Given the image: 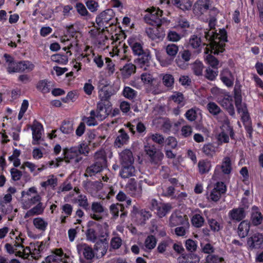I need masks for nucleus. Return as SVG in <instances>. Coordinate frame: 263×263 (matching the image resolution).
<instances>
[{
	"label": "nucleus",
	"mask_w": 263,
	"mask_h": 263,
	"mask_svg": "<svg viewBox=\"0 0 263 263\" xmlns=\"http://www.w3.org/2000/svg\"><path fill=\"white\" fill-rule=\"evenodd\" d=\"M205 37L210 43L211 52L218 54L224 50L225 44L227 42V32L224 29H220L219 34L215 33L213 31L205 32Z\"/></svg>",
	"instance_id": "nucleus-1"
},
{
	"label": "nucleus",
	"mask_w": 263,
	"mask_h": 263,
	"mask_svg": "<svg viewBox=\"0 0 263 263\" xmlns=\"http://www.w3.org/2000/svg\"><path fill=\"white\" fill-rule=\"evenodd\" d=\"M146 11L147 13L145 15L144 18L146 23L151 25L160 27L166 21L164 17H162L163 11L159 8H148Z\"/></svg>",
	"instance_id": "nucleus-2"
},
{
	"label": "nucleus",
	"mask_w": 263,
	"mask_h": 263,
	"mask_svg": "<svg viewBox=\"0 0 263 263\" xmlns=\"http://www.w3.org/2000/svg\"><path fill=\"white\" fill-rule=\"evenodd\" d=\"M115 13L113 10L108 9L102 12L98 15L96 18V22L98 27L100 28H107V25L109 26L113 25L114 22H111L114 17Z\"/></svg>",
	"instance_id": "nucleus-3"
},
{
	"label": "nucleus",
	"mask_w": 263,
	"mask_h": 263,
	"mask_svg": "<svg viewBox=\"0 0 263 263\" xmlns=\"http://www.w3.org/2000/svg\"><path fill=\"white\" fill-rule=\"evenodd\" d=\"M63 155L64 158H59L60 161H58V162L64 160L66 163H78L83 162L82 157L77 154V149L74 147L69 148H64Z\"/></svg>",
	"instance_id": "nucleus-4"
},
{
	"label": "nucleus",
	"mask_w": 263,
	"mask_h": 263,
	"mask_svg": "<svg viewBox=\"0 0 263 263\" xmlns=\"http://www.w3.org/2000/svg\"><path fill=\"white\" fill-rule=\"evenodd\" d=\"M100 236L102 238V240L98 241L95 245V254L98 258H101L106 254L108 247L107 233H101Z\"/></svg>",
	"instance_id": "nucleus-5"
},
{
	"label": "nucleus",
	"mask_w": 263,
	"mask_h": 263,
	"mask_svg": "<svg viewBox=\"0 0 263 263\" xmlns=\"http://www.w3.org/2000/svg\"><path fill=\"white\" fill-rule=\"evenodd\" d=\"M47 263H69L71 259L66 254H64L61 249H56L54 253L46 258Z\"/></svg>",
	"instance_id": "nucleus-6"
},
{
	"label": "nucleus",
	"mask_w": 263,
	"mask_h": 263,
	"mask_svg": "<svg viewBox=\"0 0 263 263\" xmlns=\"http://www.w3.org/2000/svg\"><path fill=\"white\" fill-rule=\"evenodd\" d=\"M118 90V88H114L112 86L104 85L99 90L98 97L100 101L102 103H111L110 99L112 95H114Z\"/></svg>",
	"instance_id": "nucleus-7"
},
{
	"label": "nucleus",
	"mask_w": 263,
	"mask_h": 263,
	"mask_svg": "<svg viewBox=\"0 0 263 263\" xmlns=\"http://www.w3.org/2000/svg\"><path fill=\"white\" fill-rule=\"evenodd\" d=\"M34 68V64L29 61H21L15 62L13 67L8 68V73L23 72L25 70L32 71Z\"/></svg>",
	"instance_id": "nucleus-8"
},
{
	"label": "nucleus",
	"mask_w": 263,
	"mask_h": 263,
	"mask_svg": "<svg viewBox=\"0 0 263 263\" xmlns=\"http://www.w3.org/2000/svg\"><path fill=\"white\" fill-rule=\"evenodd\" d=\"M108 224L105 222L104 224V228L100 229L98 232H97L93 228H88L85 233L86 239L93 243L101 240L102 238L100 236L101 233L106 232L107 236H108Z\"/></svg>",
	"instance_id": "nucleus-9"
},
{
	"label": "nucleus",
	"mask_w": 263,
	"mask_h": 263,
	"mask_svg": "<svg viewBox=\"0 0 263 263\" xmlns=\"http://www.w3.org/2000/svg\"><path fill=\"white\" fill-rule=\"evenodd\" d=\"M217 102L229 112L230 116L233 117L235 116V112L233 100L231 96L228 92H226L221 97L218 98Z\"/></svg>",
	"instance_id": "nucleus-10"
},
{
	"label": "nucleus",
	"mask_w": 263,
	"mask_h": 263,
	"mask_svg": "<svg viewBox=\"0 0 263 263\" xmlns=\"http://www.w3.org/2000/svg\"><path fill=\"white\" fill-rule=\"evenodd\" d=\"M235 104L238 113L244 114L248 112L246 103H242L241 90L240 85H235L234 88Z\"/></svg>",
	"instance_id": "nucleus-11"
},
{
	"label": "nucleus",
	"mask_w": 263,
	"mask_h": 263,
	"mask_svg": "<svg viewBox=\"0 0 263 263\" xmlns=\"http://www.w3.org/2000/svg\"><path fill=\"white\" fill-rule=\"evenodd\" d=\"M263 243V235L255 233L247 238V247L248 250H253L261 248Z\"/></svg>",
	"instance_id": "nucleus-12"
},
{
	"label": "nucleus",
	"mask_w": 263,
	"mask_h": 263,
	"mask_svg": "<svg viewBox=\"0 0 263 263\" xmlns=\"http://www.w3.org/2000/svg\"><path fill=\"white\" fill-rule=\"evenodd\" d=\"M111 103H102L98 102L97 104L96 118L99 121H102L109 115L111 111Z\"/></svg>",
	"instance_id": "nucleus-13"
},
{
	"label": "nucleus",
	"mask_w": 263,
	"mask_h": 263,
	"mask_svg": "<svg viewBox=\"0 0 263 263\" xmlns=\"http://www.w3.org/2000/svg\"><path fill=\"white\" fill-rule=\"evenodd\" d=\"M151 54L149 50L145 49V51L134 60V62L139 67L146 70L150 66V61L151 60Z\"/></svg>",
	"instance_id": "nucleus-14"
},
{
	"label": "nucleus",
	"mask_w": 263,
	"mask_h": 263,
	"mask_svg": "<svg viewBox=\"0 0 263 263\" xmlns=\"http://www.w3.org/2000/svg\"><path fill=\"white\" fill-rule=\"evenodd\" d=\"M206 107L209 112L213 116L215 117L218 122L222 123L224 122V120H225V118H228L226 115L215 102H209L207 104Z\"/></svg>",
	"instance_id": "nucleus-15"
},
{
	"label": "nucleus",
	"mask_w": 263,
	"mask_h": 263,
	"mask_svg": "<svg viewBox=\"0 0 263 263\" xmlns=\"http://www.w3.org/2000/svg\"><path fill=\"white\" fill-rule=\"evenodd\" d=\"M226 186L223 182H217L211 192L209 199L213 201H217L220 198L221 195L226 192Z\"/></svg>",
	"instance_id": "nucleus-16"
},
{
	"label": "nucleus",
	"mask_w": 263,
	"mask_h": 263,
	"mask_svg": "<svg viewBox=\"0 0 263 263\" xmlns=\"http://www.w3.org/2000/svg\"><path fill=\"white\" fill-rule=\"evenodd\" d=\"M145 33L149 38L157 41H162L165 36L164 32L160 27L153 28H147L145 29Z\"/></svg>",
	"instance_id": "nucleus-17"
},
{
	"label": "nucleus",
	"mask_w": 263,
	"mask_h": 263,
	"mask_svg": "<svg viewBox=\"0 0 263 263\" xmlns=\"http://www.w3.org/2000/svg\"><path fill=\"white\" fill-rule=\"evenodd\" d=\"M77 250L79 253H82L85 258L88 260H91L96 255L91 247L86 243L79 244Z\"/></svg>",
	"instance_id": "nucleus-18"
},
{
	"label": "nucleus",
	"mask_w": 263,
	"mask_h": 263,
	"mask_svg": "<svg viewBox=\"0 0 263 263\" xmlns=\"http://www.w3.org/2000/svg\"><path fill=\"white\" fill-rule=\"evenodd\" d=\"M211 0H198L194 5V11L199 14H202L209 9L211 6Z\"/></svg>",
	"instance_id": "nucleus-19"
},
{
	"label": "nucleus",
	"mask_w": 263,
	"mask_h": 263,
	"mask_svg": "<svg viewBox=\"0 0 263 263\" xmlns=\"http://www.w3.org/2000/svg\"><path fill=\"white\" fill-rule=\"evenodd\" d=\"M220 80L223 83L228 87H231L233 85L234 78L229 69H224L220 74Z\"/></svg>",
	"instance_id": "nucleus-20"
},
{
	"label": "nucleus",
	"mask_w": 263,
	"mask_h": 263,
	"mask_svg": "<svg viewBox=\"0 0 263 263\" xmlns=\"http://www.w3.org/2000/svg\"><path fill=\"white\" fill-rule=\"evenodd\" d=\"M91 209L93 212L91 214V217L94 220H101L102 216L100 214L104 211V208L102 204L99 202H93L92 203Z\"/></svg>",
	"instance_id": "nucleus-21"
},
{
	"label": "nucleus",
	"mask_w": 263,
	"mask_h": 263,
	"mask_svg": "<svg viewBox=\"0 0 263 263\" xmlns=\"http://www.w3.org/2000/svg\"><path fill=\"white\" fill-rule=\"evenodd\" d=\"M23 197L22 204L23 208L24 209L30 208L32 205L39 203L41 200V197L38 194H36L33 196H30Z\"/></svg>",
	"instance_id": "nucleus-22"
},
{
	"label": "nucleus",
	"mask_w": 263,
	"mask_h": 263,
	"mask_svg": "<svg viewBox=\"0 0 263 263\" xmlns=\"http://www.w3.org/2000/svg\"><path fill=\"white\" fill-rule=\"evenodd\" d=\"M121 164H133L134 159L132 151L126 149L119 154Z\"/></svg>",
	"instance_id": "nucleus-23"
},
{
	"label": "nucleus",
	"mask_w": 263,
	"mask_h": 263,
	"mask_svg": "<svg viewBox=\"0 0 263 263\" xmlns=\"http://www.w3.org/2000/svg\"><path fill=\"white\" fill-rule=\"evenodd\" d=\"M45 205L41 201L37 203V204L28 210L24 216L25 218H27L29 217H32L34 215H39L43 213Z\"/></svg>",
	"instance_id": "nucleus-24"
},
{
	"label": "nucleus",
	"mask_w": 263,
	"mask_h": 263,
	"mask_svg": "<svg viewBox=\"0 0 263 263\" xmlns=\"http://www.w3.org/2000/svg\"><path fill=\"white\" fill-rule=\"evenodd\" d=\"M241 121L243 122L247 133L249 134V137L251 139L252 137L253 128L252 122L248 111L241 114Z\"/></svg>",
	"instance_id": "nucleus-25"
},
{
	"label": "nucleus",
	"mask_w": 263,
	"mask_h": 263,
	"mask_svg": "<svg viewBox=\"0 0 263 263\" xmlns=\"http://www.w3.org/2000/svg\"><path fill=\"white\" fill-rule=\"evenodd\" d=\"M119 135L116 138L114 144L118 147H120L125 144H126L129 139L128 134L123 128L120 129L119 131Z\"/></svg>",
	"instance_id": "nucleus-26"
},
{
	"label": "nucleus",
	"mask_w": 263,
	"mask_h": 263,
	"mask_svg": "<svg viewBox=\"0 0 263 263\" xmlns=\"http://www.w3.org/2000/svg\"><path fill=\"white\" fill-rule=\"evenodd\" d=\"M33 224L39 231L45 232L48 226V222L43 218L38 217L33 219Z\"/></svg>",
	"instance_id": "nucleus-27"
},
{
	"label": "nucleus",
	"mask_w": 263,
	"mask_h": 263,
	"mask_svg": "<svg viewBox=\"0 0 263 263\" xmlns=\"http://www.w3.org/2000/svg\"><path fill=\"white\" fill-rule=\"evenodd\" d=\"M137 171L134 165H122L120 171V175L123 178H127L134 176Z\"/></svg>",
	"instance_id": "nucleus-28"
},
{
	"label": "nucleus",
	"mask_w": 263,
	"mask_h": 263,
	"mask_svg": "<svg viewBox=\"0 0 263 263\" xmlns=\"http://www.w3.org/2000/svg\"><path fill=\"white\" fill-rule=\"evenodd\" d=\"M157 239L153 235H148L144 240L142 248L146 252H149L154 249L157 244Z\"/></svg>",
	"instance_id": "nucleus-29"
},
{
	"label": "nucleus",
	"mask_w": 263,
	"mask_h": 263,
	"mask_svg": "<svg viewBox=\"0 0 263 263\" xmlns=\"http://www.w3.org/2000/svg\"><path fill=\"white\" fill-rule=\"evenodd\" d=\"M229 216L232 220L239 221L246 216L245 210L242 208L234 209L229 212Z\"/></svg>",
	"instance_id": "nucleus-30"
},
{
	"label": "nucleus",
	"mask_w": 263,
	"mask_h": 263,
	"mask_svg": "<svg viewBox=\"0 0 263 263\" xmlns=\"http://www.w3.org/2000/svg\"><path fill=\"white\" fill-rule=\"evenodd\" d=\"M43 129V126L40 123L37 121L34 122L31 127L33 140L38 141L40 140L42 136V131Z\"/></svg>",
	"instance_id": "nucleus-31"
},
{
	"label": "nucleus",
	"mask_w": 263,
	"mask_h": 263,
	"mask_svg": "<svg viewBox=\"0 0 263 263\" xmlns=\"http://www.w3.org/2000/svg\"><path fill=\"white\" fill-rule=\"evenodd\" d=\"M136 66L132 63L126 64L121 69V74L124 78H128L131 75L136 72Z\"/></svg>",
	"instance_id": "nucleus-32"
},
{
	"label": "nucleus",
	"mask_w": 263,
	"mask_h": 263,
	"mask_svg": "<svg viewBox=\"0 0 263 263\" xmlns=\"http://www.w3.org/2000/svg\"><path fill=\"white\" fill-rule=\"evenodd\" d=\"M179 263H198L200 258L194 254H188L179 257L178 259Z\"/></svg>",
	"instance_id": "nucleus-33"
},
{
	"label": "nucleus",
	"mask_w": 263,
	"mask_h": 263,
	"mask_svg": "<svg viewBox=\"0 0 263 263\" xmlns=\"http://www.w3.org/2000/svg\"><path fill=\"white\" fill-rule=\"evenodd\" d=\"M172 209V206L170 203H160L157 208L156 214L159 217L162 218L170 212Z\"/></svg>",
	"instance_id": "nucleus-34"
},
{
	"label": "nucleus",
	"mask_w": 263,
	"mask_h": 263,
	"mask_svg": "<svg viewBox=\"0 0 263 263\" xmlns=\"http://www.w3.org/2000/svg\"><path fill=\"white\" fill-rule=\"evenodd\" d=\"M250 223L246 220H243L240 223L238 227V234L241 238H245L250 230Z\"/></svg>",
	"instance_id": "nucleus-35"
},
{
	"label": "nucleus",
	"mask_w": 263,
	"mask_h": 263,
	"mask_svg": "<svg viewBox=\"0 0 263 263\" xmlns=\"http://www.w3.org/2000/svg\"><path fill=\"white\" fill-rule=\"evenodd\" d=\"M251 220L253 224L257 226L261 223L262 220V215L258 208L253 206L252 209Z\"/></svg>",
	"instance_id": "nucleus-36"
},
{
	"label": "nucleus",
	"mask_w": 263,
	"mask_h": 263,
	"mask_svg": "<svg viewBox=\"0 0 263 263\" xmlns=\"http://www.w3.org/2000/svg\"><path fill=\"white\" fill-rule=\"evenodd\" d=\"M94 158L96 162L93 164H106L107 158L104 150H100L95 153Z\"/></svg>",
	"instance_id": "nucleus-37"
},
{
	"label": "nucleus",
	"mask_w": 263,
	"mask_h": 263,
	"mask_svg": "<svg viewBox=\"0 0 263 263\" xmlns=\"http://www.w3.org/2000/svg\"><path fill=\"white\" fill-rule=\"evenodd\" d=\"M165 51L169 57L174 59L176 56L178 51V46L175 44H168L165 47Z\"/></svg>",
	"instance_id": "nucleus-38"
},
{
	"label": "nucleus",
	"mask_w": 263,
	"mask_h": 263,
	"mask_svg": "<svg viewBox=\"0 0 263 263\" xmlns=\"http://www.w3.org/2000/svg\"><path fill=\"white\" fill-rule=\"evenodd\" d=\"M183 221V217L181 215H178L177 213H173L169 220V225L174 227L178 224H182Z\"/></svg>",
	"instance_id": "nucleus-39"
},
{
	"label": "nucleus",
	"mask_w": 263,
	"mask_h": 263,
	"mask_svg": "<svg viewBox=\"0 0 263 263\" xmlns=\"http://www.w3.org/2000/svg\"><path fill=\"white\" fill-rule=\"evenodd\" d=\"M221 129L225 130L226 132H227L228 134H229L230 135V138L232 139H235V133L232 126L230 125V122L228 118H225V120L222 122Z\"/></svg>",
	"instance_id": "nucleus-40"
},
{
	"label": "nucleus",
	"mask_w": 263,
	"mask_h": 263,
	"mask_svg": "<svg viewBox=\"0 0 263 263\" xmlns=\"http://www.w3.org/2000/svg\"><path fill=\"white\" fill-rule=\"evenodd\" d=\"M218 147L213 144H204L202 147V152L207 156H213L217 151Z\"/></svg>",
	"instance_id": "nucleus-41"
},
{
	"label": "nucleus",
	"mask_w": 263,
	"mask_h": 263,
	"mask_svg": "<svg viewBox=\"0 0 263 263\" xmlns=\"http://www.w3.org/2000/svg\"><path fill=\"white\" fill-rule=\"evenodd\" d=\"M57 178L53 175L49 176L46 181L41 182V185L43 187H47L48 186L54 188L57 185Z\"/></svg>",
	"instance_id": "nucleus-42"
},
{
	"label": "nucleus",
	"mask_w": 263,
	"mask_h": 263,
	"mask_svg": "<svg viewBox=\"0 0 263 263\" xmlns=\"http://www.w3.org/2000/svg\"><path fill=\"white\" fill-rule=\"evenodd\" d=\"M33 250V257L36 258L39 257L40 253L44 249L45 244L43 242H36L32 243V248Z\"/></svg>",
	"instance_id": "nucleus-43"
},
{
	"label": "nucleus",
	"mask_w": 263,
	"mask_h": 263,
	"mask_svg": "<svg viewBox=\"0 0 263 263\" xmlns=\"http://www.w3.org/2000/svg\"><path fill=\"white\" fill-rule=\"evenodd\" d=\"M218 71L216 69H212L208 67L205 71L204 77L206 79L210 81H214L218 76Z\"/></svg>",
	"instance_id": "nucleus-44"
},
{
	"label": "nucleus",
	"mask_w": 263,
	"mask_h": 263,
	"mask_svg": "<svg viewBox=\"0 0 263 263\" xmlns=\"http://www.w3.org/2000/svg\"><path fill=\"white\" fill-rule=\"evenodd\" d=\"M133 52L135 55H140L145 52V49H143L142 44L139 42H135L130 44Z\"/></svg>",
	"instance_id": "nucleus-45"
},
{
	"label": "nucleus",
	"mask_w": 263,
	"mask_h": 263,
	"mask_svg": "<svg viewBox=\"0 0 263 263\" xmlns=\"http://www.w3.org/2000/svg\"><path fill=\"white\" fill-rule=\"evenodd\" d=\"M52 61L59 64L65 65L68 62V58L66 55L61 54H55L51 57Z\"/></svg>",
	"instance_id": "nucleus-46"
},
{
	"label": "nucleus",
	"mask_w": 263,
	"mask_h": 263,
	"mask_svg": "<svg viewBox=\"0 0 263 263\" xmlns=\"http://www.w3.org/2000/svg\"><path fill=\"white\" fill-rule=\"evenodd\" d=\"M60 130L65 134H71L73 131L72 124L70 121H64L60 127Z\"/></svg>",
	"instance_id": "nucleus-47"
},
{
	"label": "nucleus",
	"mask_w": 263,
	"mask_h": 263,
	"mask_svg": "<svg viewBox=\"0 0 263 263\" xmlns=\"http://www.w3.org/2000/svg\"><path fill=\"white\" fill-rule=\"evenodd\" d=\"M191 221L194 227L200 228L203 224L204 219L201 215L196 214L192 217Z\"/></svg>",
	"instance_id": "nucleus-48"
},
{
	"label": "nucleus",
	"mask_w": 263,
	"mask_h": 263,
	"mask_svg": "<svg viewBox=\"0 0 263 263\" xmlns=\"http://www.w3.org/2000/svg\"><path fill=\"white\" fill-rule=\"evenodd\" d=\"M77 149V153L81 155L83 154L87 156L89 152V147L86 143H82L78 146H74Z\"/></svg>",
	"instance_id": "nucleus-49"
},
{
	"label": "nucleus",
	"mask_w": 263,
	"mask_h": 263,
	"mask_svg": "<svg viewBox=\"0 0 263 263\" xmlns=\"http://www.w3.org/2000/svg\"><path fill=\"white\" fill-rule=\"evenodd\" d=\"M164 157L163 153L159 151L148 157L149 161L155 164L159 163Z\"/></svg>",
	"instance_id": "nucleus-50"
},
{
	"label": "nucleus",
	"mask_w": 263,
	"mask_h": 263,
	"mask_svg": "<svg viewBox=\"0 0 263 263\" xmlns=\"http://www.w3.org/2000/svg\"><path fill=\"white\" fill-rule=\"evenodd\" d=\"M123 95L126 98L133 99L136 97L137 92L135 90L130 87L126 86L123 89Z\"/></svg>",
	"instance_id": "nucleus-51"
},
{
	"label": "nucleus",
	"mask_w": 263,
	"mask_h": 263,
	"mask_svg": "<svg viewBox=\"0 0 263 263\" xmlns=\"http://www.w3.org/2000/svg\"><path fill=\"white\" fill-rule=\"evenodd\" d=\"M162 82L165 86L172 87L174 84V78L171 74H165L162 78Z\"/></svg>",
	"instance_id": "nucleus-52"
},
{
	"label": "nucleus",
	"mask_w": 263,
	"mask_h": 263,
	"mask_svg": "<svg viewBox=\"0 0 263 263\" xmlns=\"http://www.w3.org/2000/svg\"><path fill=\"white\" fill-rule=\"evenodd\" d=\"M209 224L211 230L214 232H218L222 228L221 223L214 219H209Z\"/></svg>",
	"instance_id": "nucleus-53"
},
{
	"label": "nucleus",
	"mask_w": 263,
	"mask_h": 263,
	"mask_svg": "<svg viewBox=\"0 0 263 263\" xmlns=\"http://www.w3.org/2000/svg\"><path fill=\"white\" fill-rule=\"evenodd\" d=\"M189 44L193 48L196 49L199 47L201 44V39L197 35H193L190 39Z\"/></svg>",
	"instance_id": "nucleus-54"
},
{
	"label": "nucleus",
	"mask_w": 263,
	"mask_h": 263,
	"mask_svg": "<svg viewBox=\"0 0 263 263\" xmlns=\"http://www.w3.org/2000/svg\"><path fill=\"white\" fill-rule=\"evenodd\" d=\"M198 110V109H196L193 108L187 110L185 114L186 118L191 122L194 121L197 117V112Z\"/></svg>",
	"instance_id": "nucleus-55"
},
{
	"label": "nucleus",
	"mask_w": 263,
	"mask_h": 263,
	"mask_svg": "<svg viewBox=\"0 0 263 263\" xmlns=\"http://www.w3.org/2000/svg\"><path fill=\"white\" fill-rule=\"evenodd\" d=\"M205 260L207 263H220L224 260V259L218 255L213 254L208 255Z\"/></svg>",
	"instance_id": "nucleus-56"
},
{
	"label": "nucleus",
	"mask_w": 263,
	"mask_h": 263,
	"mask_svg": "<svg viewBox=\"0 0 263 263\" xmlns=\"http://www.w3.org/2000/svg\"><path fill=\"white\" fill-rule=\"evenodd\" d=\"M36 88L43 93H47L50 91L49 86L47 84V81L46 80L39 81L37 84Z\"/></svg>",
	"instance_id": "nucleus-57"
},
{
	"label": "nucleus",
	"mask_w": 263,
	"mask_h": 263,
	"mask_svg": "<svg viewBox=\"0 0 263 263\" xmlns=\"http://www.w3.org/2000/svg\"><path fill=\"white\" fill-rule=\"evenodd\" d=\"M181 38V35L175 31L169 30L167 35V39L171 42H178Z\"/></svg>",
	"instance_id": "nucleus-58"
},
{
	"label": "nucleus",
	"mask_w": 263,
	"mask_h": 263,
	"mask_svg": "<svg viewBox=\"0 0 263 263\" xmlns=\"http://www.w3.org/2000/svg\"><path fill=\"white\" fill-rule=\"evenodd\" d=\"M205 60L212 68L217 69L219 61L215 57L211 54H208L206 55Z\"/></svg>",
	"instance_id": "nucleus-59"
},
{
	"label": "nucleus",
	"mask_w": 263,
	"mask_h": 263,
	"mask_svg": "<svg viewBox=\"0 0 263 263\" xmlns=\"http://www.w3.org/2000/svg\"><path fill=\"white\" fill-rule=\"evenodd\" d=\"M122 239L119 237H114L110 242V248L114 250L118 249L122 245Z\"/></svg>",
	"instance_id": "nucleus-60"
},
{
	"label": "nucleus",
	"mask_w": 263,
	"mask_h": 263,
	"mask_svg": "<svg viewBox=\"0 0 263 263\" xmlns=\"http://www.w3.org/2000/svg\"><path fill=\"white\" fill-rule=\"evenodd\" d=\"M144 151L148 157L152 156V155H153L154 153L159 151L154 144H151L148 143L144 145Z\"/></svg>",
	"instance_id": "nucleus-61"
},
{
	"label": "nucleus",
	"mask_w": 263,
	"mask_h": 263,
	"mask_svg": "<svg viewBox=\"0 0 263 263\" xmlns=\"http://www.w3.org/2000/svg\"><path fill=\"white\" fill-rule=\"evenodd\" d=\"M203 65L202 63L196 61L193 66V70L194 73L196 76H201L202 74V70Z\"/></svg>",
	"instance_id": "nucleus-62"
},
{
	"label": "nucleus",
	"mask_w": 263,
	"mask_h": 263,
	"mask_svg": "<svg viewBox=\"0 0 263 263\" xmlns=\"http://www.w3.org/2000/svg\"><path fill=\"white\" fill-rule=\"evenodd\" d=\"M20 154V151L15 149L13 151V154L9 157V160L10 162H13V164H21V161L18 158Z\"/></svg>",
	"instance_id": "nucleus-63"
},
{
	"label": "nucleus",
	"mask_w": 263,
	"mask_h": 263,
	"mask_svg": "<svg viewBox=\"0 0 263 263\" xmlns=\"http://www.w3.org/2000/svg\"><path fill=\"white\" fill-rule=\"evenodd\" d=\"M20 154V151L15 149L13 151V154L9 157V160L10 162H13V164H21V161L18 158Z\"/></svg>",
	"instance_id": "nucleus-64"
}]
</instances>
